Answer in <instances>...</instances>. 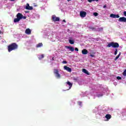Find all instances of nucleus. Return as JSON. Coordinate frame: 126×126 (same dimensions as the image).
<instances>
[{"instance_id": "nucleus-1", "label": "nucleus", "mask_w": 126, "mask_h": 126, "mask_svg": "<svg viewBox=\"0 0 126 126\" xmlns=\"http://www.w3.org/2000/svg\"><path fill=\"white\" fill-rule=\"evenodd\" d=\"M18 49V45L16 43H12L11 44L8 46V51L10 53L11 51H15Z\"/></svg>"}, {"instance_id": "nucleus-2", "label": "nucleus", "mask_w": 126, "mask_h": 126, "mask_svg": "<svg viewBox=\"0 0 126 126\" xmlns=\"http://www.w3.org/2000/svg\"><path fill=\"white\" fill-rule=\"evenodd\" d=\"M107 48H111V47H112V48H119L120 47V45L118 43V42H111L108 44L107 45Z\"/></svg>"}, {"instance_id": "nucleus-3", "label": "nucleus", "mask_w": 126, "mask_h": 126, "mask_svg": "<svg viewBox=\"0 0 126 126\" xmlns=\"http://www.w3.org/2000/svg\"><path fill=\"white\" fill-rule=\"evenodd\" d=\"M54 74L56 75L57 78H58V79L61 78V74H60V73H59V70L54 69Z\"/></svg>"}, {"instance_id": "nucleus-4", "label": "nucleus", "mask_w": 126, "mask_h": 126, "mask_svg": "<svg viewBox=\"0 0 126 126\" xmlns=\"http://www.w3.org/2000/svg\"><path fill=\"white\" fill-rule=\"evenodd\" d=\"M52 20L54 21V22H56V21H60V18L59 17H56V15H53Z\"/></svg>"}, {"instance_id": "nucleus-5", "label": "nucleus", "mask_w": 126, "mask_h": 126, "mask_svg": "<svg viewBox=\"0 0 126 126\" xmlns=\"http://www.w3.org/2000/svg\"><path fill=\"white\" fill-rule=\"evenodd\" d=\"M119 22H125L126 23V18L125 17H120L119 19Z\"/></svg>"}, {"instance_id": "nucleus-6", "label": "nucleus", "mask_w": 126, "mask_h": 126, "mask_svg": "<svg viewBox=\"0 0 126 126\" xmlns=\"http://www.w3.org/2000/svg\"><path fill=\"white\" fill-rule=\"evenodd\" d=\"M110 16L112 18H120V15H119L118 14L116 15L115 14H110Z\"/></svg>"}, {"instance_id": "nucleus-7", "label": "nucleus", "mask_w": 126, "mask_h": 126, "mask_svg": "<svg viewBox=\"0 0 126 126\" xmlns=\"http://www.w3.org/2000/svg\"><path fill=\"white\" fill-rule=\"evenodd\" d=\"M86 14H87L86 12L81 11L80 12V15L81 17H83V18L85 17L86 16Z\"/></svg>"}, {"instance_id": "nucleus-8", "label": "nucleus", "mask_w": 126, "mask_h": 126, "mask_svg": "<svg viewBox=\"0 0 126 126\" xmlns=\"http://www.w3.org/2000/svg\"><path fill=\"white\" fill-rule=\"evenodd\" d=\"M26 9H27L28 10H32V9H33V7L30 6L29 3H27L26 6Z\"/></svg>"}, {"instance_id": "nucleus-9", "label": "nucleus", "mask_w": 126, "mask_h": 126, "mask_svg": "<svg viewBox=\"0 0 126 126\" xmlns=\"http://www.w3.org/2000/svg\"><path fill=\"white\" fill-rule=\"evenodd\" d=\"M17 18H18L20 20L21 19H22V18L23 17V15L20 13H18L17 15Z\"/></svg>"}, {"instance_id": "nucleus-10", "label": "nucleus", "mask_w": 126, "mask_h": 126, "mask_svg": "<svg viewBox=\"0 0 126 126\" xmlns=\"http://www.w3.org/2000/svg\"><path fill=\"white\" fill-rule=\"evenodd\" d=\"M64 69L68 71V72H71V68L69 67H67V66H64Z\"/></svg>"}, {"instance_id": "nucleus-11", "label": "nucleus", "mask_w": 126, "mask_h": 126, "mask_svg": "<svg viewBox=\"0 0 126 126\" xmlns=\"http://www.w3.org/2000/svg\"><path fill=\"white\" fill-rule=\"evenodd\" d=\"M25 33L28 35L31 34V30H30V29H27L25 31Z\"/></svg>"}, {"instance_id": "nucleus-12", "label": "nucleus", "mask_w": 126, "mask_h": 126, "mask_svg": "<svg viewBox=\"0 0 126 126\" xmlns=\"http://www.w3.org/2000/svg\"><path fill=\"white\" fill-rule=\"evenodd\" d=\"M65 48H66V49H69L71 52H73L74 51V48L73 47L66 46Z\"/></svg>"}, {"instance_id": "nucleus-13", "label": "nucleus", "mask_w": 126, "mask_h": 126, "mask_svg": "<svg viewBox=\"0 0 126 126\" xmlns=\"http://www.w3.org/2000/svg\"><path fill=\"white\" fill-rule=\"evenodd\" d=\"M82 54H83V55H87V54H88V51L86 49H83L82 51Z\"/></svg>"}, {"instance_id": "nucleus-14", "label": "nucleus", "mask_w": 126, "mask_h": 126, "mask_svg": "<svg viewBox=\"0 0 126 126\" xmlns=\"http://www.w3.org/2000/svg\"><path fill=\"white\" fill-rule=\"evenodd\" d=\"M112 118V116L110 114H106L105 115V118L109 121V120L111 119Z\"/></svg>"}, {"instance_id": "nucleus-15", "label": "nucleus", "mask_w": 126, "mask_h": 126, "mask_svg": "<svg viewBox=\"0 0 126 126\" xmlns=\"http://www.w3.org/2000/svg\"><path fill=\"white\" fill-rule=\"evenodd\" d=\"M66 83L69 86V89H70L72 87V83L69 81H67Z\"/></svg>"}, {"instance_id": "nucleus-16", "label": "nucleus", "mask_w": 126, "mask_h": 126, "mask_svg": "<svg viewBox=\"0 0 126 126\" xmlns=\"http://www.w3.org/2000/svg\"><path fill=\"white\" fill-rule=\"evenodd\" d=\"M83 72L85 73L86 74H87L88 75H89V72H88V71L86 70V69H83Z\"/></svg>"}, {"instance_id": "nucleus-17", "label": "nucleus", "mask_w": 126, "mask_h": 126, "mask_svg": "<svg viewBox=\"0 0 126 126\" xmlns=\"http://www.w3.org/2000/svg\"><path fill=\"white\" fill-rule=\"evenodd\" d=\"M43 46V43H39L38 44L36 45V48H40V47Z\"/></svg>"}, {"instance_id": "nucleus-18", "label": "nucleus", "mask_w": 126, "mask_h": 126, "mask_svg": "<svg viewBox=\"0 0 126 126\" xmlns=\"http://www.w3.org/2000/svg\"><path fill=\"white\" fill-rule=\"evenodd\" d=\"M19 21H20V20L18 18H15L14 19V22L15 23H16L17 22H19Z\"/></svg>"}, {"instance_id": "nucleus-19", "label": "nucleus", "mask_w": 126, "mask_h": 126, "mask_svg": "<svg viewBox=\"0 0 126 126\" xmlns=\"http://www.w3.org/2000/svg\"><path fill=\"white\" fill-rule=\"evenodd\" d=\"M89 29H92V30H93L94 31H95V32L97 31V29H96V28L93 27H90Z\"/></svg>"}, {"instance_id": "nucleus-20", "label": "nucleus", "mask_w": 126, "mask_h": 126, "mask_svg": "<svg viewBox=\"0 0 126 126\" xmlns=\"http://www.w3.org/2000/svg\"><path fill=\"white\" fill-rule=\"evenodd\" d=\"M121 53L120 52L119 55L114 59V61H117V60H118V59H119V58H120V57L121 56Z\"/></svg>"}, {"instance_id": "nucleus-21", "label": "nucleus", "mask_w": 126, "mask_h": 126, "mask_svg": "<svg viewBox=\"0 0 126 126\" xmlns=\"http://www.w3.org/2000/svg\"><path fill=\"white\" fill-rule=\"evenodd\" d=\"M44 54H42V55H40V56L38 57V59L40 60H42V59H44Z\"/></svg>"}, {"instance_id": "nucleus-22", "label": "nucleus", "mask_w": 126, "mask_h": 126, "mask_svg": "<svg viewBox=\"0 0 126 126\" xmlns=\"http://www.w3.org/2000/svg\"><path fill=\"white\" fill-rule=\"evenodd\" d=\"M102 30H103V28H97L96 29V32H100V31H102Z\"/></svg>"}, {"instance_id": "nucleus-23", "label": "nucleus", "mask_w": 126, "mask_h": 126, "mask_svg": "<svg viewBox=\"0 0 126 126\" xmlns=\"http://www.w3.org/2000/svg\"><path fill=\"white\" fill-rule=\"evenodd\" d=\"M69 43H70V44H71V45H73V44H74V41L72 40H69Z\"/></svg>"}, {"instance_id": "nucleus-24", "label": "nucleus", "mask_w": 126, "mask_h": 126, "mask_svg": "<svg viewBox=\"0 0 126 126\" xmlns=\"http://www.w3.org/2000/svg\"><path fill=\"white\" fill-rule=\"evenodd\" d=\"M117 54H118V49H115V51L114 52L115 56H117Z\"/></svg>"}, {"instance_id": "nucleus-25", "label": "nucleus", "mask_w": 126, "mask_h": 126, "mask_svg": "<svg viewBox=\"0 0 126 126\" xmlns=\"http://www.w3.org/2000/svg\"><path fill=\"white\" fill-rule=\"evenodd\" d=\"M123 75L124 76H126V69L123 72Z\"/></svg>"}, {"instance_id": "nucleus-26", "label": "nucleus", "mask_w": 126, "mask_h": 126, "mask_svg": "<svg viewBox=\"0 0 126 126\" xmlns=\"http://www.w3.org/2000/svg\"><path fill=\"white\" fill-rule=\"evenodd\" d=\"M94 16H98V13H97V12L94 13Z\"/></svg>"}, {"instance_id": "nucleus-27", "label": "nucleus", "mask_w": 126, "mask_h": 126, "mask_svg": "<svg viewBox=\"0 0 126 126\" xmlns=\"http://www.w3.org/2000/svg\"><path fill=\"white\" fill-rule=\"evenodd\" d=\"M117 79H118V80H120V79H122V77H121L120 76H118L117 77Z\"/></svg>"}, {"instance_id": "nucleus-28", "label": "nucleus", "mask_w": 126, "mask_h": 126, "mask_svg": "<svg viewBox=\"0 0 126 126\" xmlns=\"http://www.w3.org/2000/svg\"><path fill=\"white\" fill-rule=\"evenodd\" d=\"M90 57H91L92 58H94V57H95V55L93 54H90Z\"/></svg>"}, {"instance_id": "nucleus-29", "label": "nucleus", "mask_w": 126, "mask_h": 126, "mask_svg": "<svg viewBox=\"0 0 126 126\" xmlns=\"http://www.w3.org/2000/svg\"><path fill=\"white\" fill-rule=\"evenodd\" d=\"M78 104L79 106H81V104H82V102H80V101H79L78 102Z\"/></svg>"}, {"instance_id": "nucleus-30", "label": "nucleus", "mask_w": 126, "mask_h": 126, "mask_svg": "<svg viewBox=\"0 0 126 126\" xmlns=\"http://www.w3.org/2000/svg\"><path fill=\"white\" fill-rule=\"evenodd\" d=\"M63 63H67V62H66V61H63Z\"/></svg>"}, {"instance_id": "nucleus-31", "label": "nucleus", "mask_w": 126, "mask_h": 126, "mask_svg": "<svg viewBox=\"0 0 126 126\" xmlns=\"http://www.w3.org/2000/svg\"><path fill=\"white\" fill-rule=\"evenodd\" d=\"M75 51H76V52H78V48H77V47L75 48Z\"/></svg>"}, {"instance_id": "nucleus-32", "label": "nucleus", "mask_w": 126, "mask_h": 126, "mask_svg": "<svg viewBox=\"0 0 126 126\" xmlns=\"http://www.w3.org/2000/svg\"><path fill=\"white\" fill-rule=\"evenodd\" d=\"M88 1L89 2H92V1H94V0H88Z\"/></svg>"}, {"instance_id": "nucleus-33", "label": "nucleus", "mask_w": 126, "mask_h": 126, "mask_svg": "<svg viewBox=\"0 0 126 126\" xmlns=\"http://www.w3.org/2000/svg\"><path fill=\"white\" fill-rule=\"evenodd\" d=\"M26 18H27L26 16H23L22 19H26Z\"/></svg>"}, {"instance_id": "nucleus-34", "label": "nucleus", "mask_w": 126, "mask_h": 126, "mask_svg": "<svg viewBox=\"0 0 126 126\" xmlns=\"http://www.w3.org/2000/svg\"><path fill=\"white\" fill-rule=\"evenodd\" d=\"M124 15H125V16H126V11L124 12Z\"/></svg>"}, {"instance_id": "nucleus-35", "label": "nucleus", "mask_w": 126, "mask_h": 126, "mask_svg": "<svg viewBox=\"0 0 126 126\" xmlns=\"http://www.w3.org/2000/svg\"><path fill=\"white\" fill-rule=\"evenodd\" d=\"M106 7H107V5H104L103 6V8H106Z\"/></svg>"}, {"instance_id": "nucleus-36", "label": "nucleus", "mask_w": 126, "mask_h": 126, "mask_svg": "<svg viewBox=\"0 0 126 126\" xmlns=\"http://www.w3.org/2000/svg\"><path fill=\"white\" fill-rule=\"evenodd\" d=\"M74 80H76V81H77V78H74Z\"/></svg>"}, {"instance_id": "nucleus-37", "label": "nucleus", "mask_w": 126, "mask_h": 126, "mask_svg": "<svg viewBox=\"0 0 126 126\" xmlns=\"http://www.w3.org/2000/svg\"><path fill=\"white\" fill-rule=\"evenodd\" d=\"M94 1H99V0H93Z\"/></svg>"}, {"instance_id": "nucleus-38", "label": "nucleus", "mask_w": 126, "mask_h": 126, "mask_svg": "<svg viewBox=\"0 0 126 126\" xmlns=\"http://www.w3.org/2000/svg\"><path fill=\"white\" fill-rule=\"evenodd\" d=\"M63 22H65V23L66 22L65 20H63Z\"/></svg>"}, {"instance_id": "nucleus-39", "label": "nucleus", "mask_w": 126, "mask_h": 126, "mask_svg": "<svg viewBox=\"0 0 126 126\" xmlns=\"http://www.w3.org/2000/svg\"><path fill=\"white\" fill-rule=\"evenodd\" d=\"M11 0V1H14V0Z\"/></svg>"}, {"instance_id": "nucleus-40", "label": "nucleus", "mask_w": 126, "mask_h": 126, "mask_svg": "<svg viewBox=\"0 0 126 126\" xmlns=\"http://www.w3.org/2000/svg\"><path fill=\"white\" fill-rule=\"evenodd\" d=\"M52 61H54V57L52 58Z\"/></svg>"}, {"instance_id": "nucleus-41", "label": "nucleus", "mask_w": 126, "mask_h": 126, "mask_svg": "<svg viewBox=\"0 0 126 126\" xmlns=\"http://www.w3.org/2000/svg\"><path fill=\"white\" fill-rule=\"evenodd\" d=\"M67 0V1H70V0Z\"/></svg>"}, {"instance_id": "nucleus-42", "label": "nucleus", "mask_w": 126, "mask_h": 126, "mask_svg": "<svg viewBox=\"0 0 126 126\" xmlns=\"http://www.w3.org/2000/svg\"><path fill=\"white\" fill-rule=\"evenodd\" d=\"M0 34H1V31H0Z\"/></svg>"}]
</instances>
